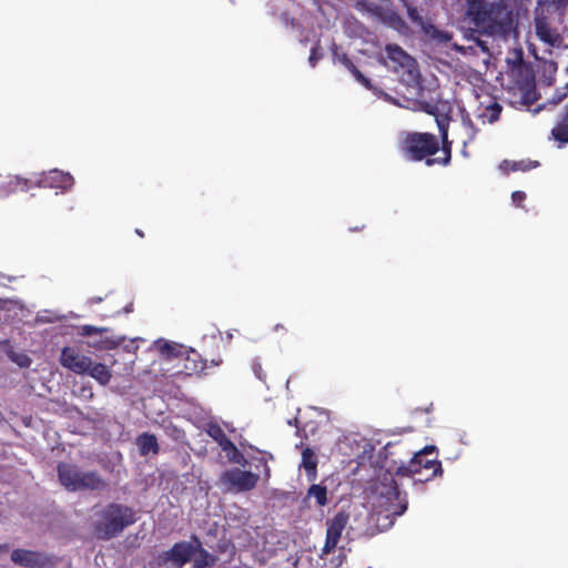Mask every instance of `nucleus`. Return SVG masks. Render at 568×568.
Masks as SVG:
<instances>
[{"instance_id":"0eeeda50","label":"nucleus","mask_w":568,"mask_h":568,"mask_svg":"<svg viewBox=\"0 0 568 568\" xmlns=\"http://www.w3.org/2000/svg\"><path fill=\"white\" fill-rule=\"evenodd\" d=\"M260 480V476L248 470L240 468L227 469L222 473L220 481L227 490L244 493L254 489Z\"/></svg>"},{"instance_id":"423d86ee","label":"nucleus","mask_w":568,"mask_h":568,"mask_svg":"<svg viewBox=\"0 0 568 568\" xmlns=\"http://www.w3.org/2000/svg\"><path fill=\"white\" fill-rule=\"evenodd\" d=\"M381 507L385 508L386 518L402 516L407 509L406 493H402L392 476H385L377 487Z\"/></svg>"},{"instance_id":"473e14b6","label":"nucleus","mask_w":568,"mask_h":568,"mask_svg":"<svg viewBox=\"0 0 568 568\" xmlns=\"http://www.w3.org/2000/svg\"><path fill=\"white\" fill-rule=\"evenodd\" d=\"M513 203L517 206H523V203L526 200V193L523 191H515L511 194Z\"/></svg>"},{"instance_id":"a211bd4d","label":"nucleus","mask_w":568,"mask_h":568,"mask_svg":"<svg viewBox=\"0 0 568 568\" xmlns=\"http://www.w3.org/2000/svg\"><path fill=\"white\" fill-rule=\"evenodd\" d=\"M207 365V361L202 357L200 353L194 349L187 352L183 368L186 375H194L202 373Z\"/></svg>"},{"instance_id":"a878e982","label":"nucleus","mask_w":568,"mask_h":568,"mask_svg":"<svg viewBox=\"0 0 568 568\" xmlns=\"http://www.w3.org/2000/svg\"><path fill=\"white\" fill-rule=\"evenodd\" d=\"M501 105L498 102H491L485 106L484 111L479 114V118L487 119L489 123L497 121L501 113Z\"/></svg>"},{"instance_id":"f257e3e1","label":"nucleus","mask_w":568,"mask_h":568,"mask_svg":"<svg viewBox=\"0 0 568 568\" xmlns=\"http://www.w3.org/2000/svg\"><path fill=\"white\" fill-rule=\"evenodd\" d=\"M417 104L418 110L434 115L439 140L435 134L428 132H405L399 142L400 153L409 161H425L427 166L449 165L453 154V140L448 135L452 115L440 113L434 102L417 101Z\"/></svg>"},{"instance_id":"ddd939ff","label":"nucleus","mask_w":568,"mask_h":568,"mask_svg":"<svg viewBox=\"0 0 568 568\" xmlns=\"http://www.w3.org/2000/svg\"><path fill=\"white\" fill-rule=\"evenodd\" d=\"M74 184L73 176L58 169L39 173V187L68 190Z\"/></svg>"},{"instance_id":"bb28decb","label":"nucleus","mask_w":568,"mask_h":568,"mask_svg":"<svg viewBox=\"0 0 568 568\" xmlns=\"http://www.w3.org/2000/svg\"><path fill=\"white\" fill-rule=\"evenodd\" d=\"M108 328L105 327H97L93 325H82L78 327L77 335L79 336H92V335H102L105 333Z\"/></svg>"},{"instance_id":"4be33fe9","label":"nucleus","mask_w":568,"mask_h":568,"mask_svg":"<svg viewBox=\"0 0 568 568\" xmlns=\"http://www.w3.org/2000/svg\"><path fill=\"white\" fill-rule=\"evenodd\" d=\"M387 58L399 67H406L410 57L398 44L390 43L385 47Z\"/></svg>"},{"instance_id":"5701e85b","label":"nucleus","mask_w":568,"mask_h":568,"mask_svg":"<svg viewBox=\"0 0 568 568\" xmlns=\"http://www.w3.org/2000/svg\"><path fill=\"white\" fill-rule=\"evenodd\" d=\"M327 495V487L321 484H312L306 491V498H314L318 507H324L328 504Z\"/></svg>"},{"instance_id":"f8f14e48","label":"nucleus","mask_w":568,"mask_h":568,"mask_svg":"<svg viewBox=\"0 0 568 568\" xmlns=\"http://www.w3.org/2000/svg\"><path fill=\"white\" fill-rule=\"evenodd\" d=\"M194 556L193 536L190 541L175 542L168 551H164L160 558L164 562H172L176 567H182Z\"/></svg>"},{"instance_id":"7ed1b4c3","label":"nucleus","mask_w":568,"mask_h":568,"mask_svg":"<svg viewBox=\"0 0 568 568\" xmlns=\"http://www.w3.org/2000/svg\"><path fill=\"white\" fill-rule=\"evenodd\" d=\"M466 16L476 30L494 36L505 30L506 6L486 0H466Z\"/></svg>"},{"instance_id":"6ab92c4d","label":"nucleus","mask_w":568,"mask_h":568,"mask_svg":"<svg viewBox=\"0 0 568 568\" xmlns=\"http://www.w3.org/2000/svg\"><path fill=\"white\" fill-rule=\"evenodd\" d=\"M85 375L94 378L100 385H108L111 381L112 373L110 368L102 363H93L91 359V364L89 365V369L85 372Z\"/></svg>"},{"instance_id":"79ce46f5","label":"nucleus","mask_w":568,"mask_h":568,"mask_svg":"<svg viewBox=\"0 0 568 568\" xmlns=\"http://www.w3.org/2000/svg\"><path fill=\"white\" fill-rule=\"evenodd\" d=\"M274 329L275 331H278V329H284L285 331V327L282 324H276Z\"/></svg>"},{"instance_id":"aec40b11","label":"nucleus","mask_w":568,"mask_h":568,"mask_svg":"<svg viewBox=\"0 0 568 568\" xmlns=\"http://www.w3.org/2000/svg\"><path fill=\"white\" fill-rule=\"evenodd\" d=\"M136 445L142 456H145L150 453L156 455L160 452L156 436L150 433H143L139 435L136 438Z\"/></svg>"},{"instance_id":"cd10ccee","label":"nucleus","mask_w":568,"mask_h":568,"mask_svg":"<svg viewBox=\"0 0 568 568\" xmlns=\"http://www.w3.org/2000/svg\"><path fill=\"white\" fill-rule=\"evenodd\" d=\"M160 353L168 357H178L180 354L179 345L169 343V342H164L160 346Z\"/></svg>"},{"instance_id":"9d476101","label":"nucleus","mask_w":568,"mask_h":568,"mask_svg":"<svg viewBox=\"0 0 568 568\" xmlns=\"http://www.w3.org/2000/svg\"><path fill=\"white\" fill-rule=\"evenodd\" d=\"M349 515L345 510L336 513L331 519L327 520L326 538L323 547V554L328 555L333 552L341 539L342 532L347 526Z\"/></svg>"},{"instance_id":"dca6fc26","label":"nucleus","mask_w":568,"mask_h":568,"mask_svg":"<svg viewBox=\"0 0 568 568\" xmlns=\"http://www.w3.org/2000/svg\"><path fill=\"white\" fill-rule=\"evenodd\" d=\"M193 540H194L193 567L194 568H206V567L214 566L217 561V558L202 547V542L197 536L193 535Z\"/></svg>"},{"instance_id":"b1692460","label":"nucleus","mask_w":568,"mask_h":568,"mask_svg":"<svg viewBox=\"0 0 568 568\" xmlns=\"http://www.w3.org/2000/svg\"><path fill=\"white\" fill-rule=\"evenodd\" d=\"M9 185L13 191L20 190L24 192L36 186L39 187V174H34L29 179L16 175L10 179Z\"/></svg>"},{"instance_id":"f3484780","label":"nucleus","mask_w":568,"mask_h":568,"mask_svg":"<svg viewBox=\"0 0 568 568\" xmlns=\"http://www.w3.org/2000/svg\"><path fill=\"white\" fill-rule=\"evenodd\" d=\"M206 434L217 443L222 450L226 453L237 450L234 443L226 436L223 428L217 423H209Z\"/></svg>"},{"instance_id":"4c0bfd02","label":"nucleus","mask_w":568,"mask_h":568,"mask_svg":"<svg viewBox=\"0 0 568 568\" xmlns=\"http://www.w3.org/2000/svg\"><path fill=\"white\" fill-rule=\"evenodd\" d=\"M9 551V545L8 544H0V554H4Z\"/></svg>"},{"instance_id":"412c9836","label":"nucleus","mask_w":568,"mask_h":568,"mask_svg":"<svg viewBox=\"0 0 568 568\" xmlns=\"http://www.w3.org/2000/svg\"><path fill=\"white\" fill-rule=\"evenodd\" d=\"M301 467H303L306 471L307 479L310 481H314L317 478V457L315 453L310 448H305L302 452V464Z\"/></svg>"},{"instance_id":"72a5a7b5","label":"nucleus","mask_w":568,"mask_h":568,"mask_svg":"<svg viewBox=\"0 0 568 568\" xmlns=\"http://www.w3.org/2000/svg\"><path fill=\"white\" fill-rule=\"evenodd\" d=\"M174 440H183L185 438L184 430L173 426L171 428V433L169 434Z\"/></svg>"},{"instance_id":"393cba45","label":"nucleus","mask_w":568,"mask_h":568,"mask_svg":"<svg viewBox=\"0 0 568 568\" xmlns=\"http://www.w3.org/2000/svg\"><path fill=\"white\" fill-rule=\"evenodd\" d=\"M462 123L466 134V139L463 141V153L466 154V146L476 139L478 130L468 115L463 116Z\"/></svg>"},{"instance_id":"c03bdc74","label":"nucleus","mask_w":568,"mask_h":568,"mask_svg":"<svg viewBox=\"0 0 568 568\" xmlns=\"http://www.w3.org/2000/svg\"><path fill=\"white\" fill-rule=\"evenodd\" d=\"M362 229H363V226H362V227L355 226V227H353V229H351V230H352V231H359V230H362Z\"/></svg>"},{"instance_id":"20e7f679","label":"nucleus","mask_w":568,"mask_h":568,"mask_svg":"<svg viewBox=\"0 0 568 568\" xmlns=\"http://www.w3.org/2000/svg\"><path fill=\"white\" fill-rule=\"evenodd\" d=\"M57 471L60 484L69 491L103 490L108 486L98 471H84L77 464L60 462Z\"/></svg>"},{"instance_id":"1a4fd4ad","label":"nucleus","mask_w":568,"mask_h":568,"mask_svg":"<svg viewBox=\"0 0 568 568\" xmlns=\"http://www.w3.org/2000/svg\"><path fill=\"white\" fill-rule=\"evenodd\" d=\"M357 9H365L375 16L381 22L393 28L396 31L403 32L407 30V24L404 19L393 9L384 8L366 1H358Z\"/></svg>"},{"instance_id":"ea45409f","label":"nucleus","mask_w":568,"mask_h":568,"mask_svg":"<svg viewBox=\"0 0 568 568\" xmlns=\"http://www.w3.org/2000/svg\"><path fill=\"white\" fill-rule=\"evenodd\" d=\"M222 363V358L219 357L217 359H212V365L219 366Z\"/></svg>"},{"instance_id":"39448f33","label":"nucleus","mask_w":568,"mask_h":568,"mask_svg":"<svg viewBox=\"0 0 568 568\" xmlns=\"http://www.w3.org/2000/svg\"><path fill=\"white\" fill-rule=\"evenodd\" d=\"M435 450L434 446H427L416 453L407 465H400L396 474L399 476L419 475L417 480L428 481L443 474L442 463L436 458H428Z\"/></svg>"},{"instance_id":"37998d69","label":"nucleus","mask_w":568,"mask_h":568,"mask_svg":"<svg viewBox=\"0 0 568 568\" xmlns=\"http://www.w3.org/2000/svg\"><path fill=\"white\" fill-rule=\"evenodd\" d=\"M135 233H136L140 237H144V233H143L141 230L136 229V230H135Z\"/></svg>"},{"instance_id":"a19ab883","label":"nucleus","mask_w":568,"mask_h":568,"mask_svg":"<svg viewBox=\"0 0 568 568\" xmlns=\"http://www.w3.org/2000/svg\"><path fill=\"white\" fill-rule=\"evenodd\" d=\"M101 301H102V298H101V297H93V298H91V300H90V303H92V304H93V303H99V302H101Z\"/></svg>"},{"instance_id":"c9c22d12","label":"nucleus","mask_w":568,"mask_h":568,"mask_svg":"<svg viewBox=\"0 0 568 568\" xmlns=\"http://www.w3.org/2000/svg\"><path fill=\"white\" fill-rule=\"evenodd\" d=\"M252 368L257 378L264 379L265 376L263 375L262 366L260 363L254 362Z\"/></svg>"},{"instance_id":"2eb2a0df","label":"nucleus","mask_w":568,"mask_h":568,"mask_svg":"<svg viewBox=\"0 0 568 568\" xmlns=\"http://www.w3.org/2000/svg\"><path fill=\"white\" fill-rule=\"evenodd\" d=\"M332 57L334 62L343 64L362 85L368 90L373 89L372 81L357 69L348 55L339 50L336 43L332 45Z\"/></svg>"},{"instance_id":"6e6552de","label":"nucleus","mask_w":568,"mask_h":568,"mask_svg":"<svg viewBox=\"0 0 568 568\" xmlns=\"http://www.w3.org/2000/svg\"><path fill=\"white\" fill-rule=\"evenodd\" d=\"M11 561L23 568H53L55 559L41 551L17 548L11 552Z\"/></svg>"},{"instance_id":"7c9ffc66","label":"nucleus","mask_w":568,"mask_h":568,"mask_svg":"<svg viewBox=\"0 0 568 568\" xmlns=\"http://www.w3.org/2000/svg\"><path fill=\"white\" fill-rule=\"evenodd\" d=\"M114 345H115L114 342L109 338H103L98 342H89L88 343L89 347H94L98 349H111L114 347Z\"/></svg>"},{"instance_id":"e433bc0d","label":"nucleus","mask_w":568,"mask_h":568,"mask_svg":"<svg viewBox=\"0 0 568 568\" xmlns=\"http://www.w3.org/2000/svg\"><path fill=\"white\" fill-rule=\"evenodd\" d=\"M548 2L554 4L557 9L565 8L568 4V0H548Z\"/></svg>"},{"instance_id":"f03ea898","label":"nucleus","mask_w":568,"mask_h":568,"mask_svg":"<svg viewBox=\"0 0 568 568\" xmlns=\"http://www.w3.org/2000/svg\"><path fill=\"white\" fill-rule=\"evenodd\" d=\"M138 521L134 508L111 501L98 507L93 514L92 534L98 540L108 541L119 537L128 527Z\"/></svg>"},{"instance_id":"c756f323","label":"nucleus","mask_w":568,"mask_h":568,"mask_svg":"<svg viewBox=\"0 0 568 568\" xmlns=\"http://www.w3.org/2000/svg\"><path fill=\"white\" fill-rule=\"evenodd\" d=\"M9 357L20 367H29L31 365V358L26 354H17L14 352H10Z\"/></svg>"},{"instance_id":"4468645a","label":"nucleus","mask_w":568,"mask_h":568,"mask_svg":"<svg viewBox=\"0 0 568 568\" xmlns=\"http://www.w3.org/2000/svg\"><path fill=\"white\" fill-rule=\"evenodd\" d=\"M535 30L538 39L549 45H556L560 41V36L551 28L548 17L539 9L535 12Z\"/></svg>"},{"instance_id":"2f4dec72","label":"nucleus","mask_w":568,"mask_h":568,"mask_svg":"<svg viewBox=\"0 0 568 568\" xmlns=\"http://www.w3.org/2000/svg\"><path fill=\"white\" fill-rule=\"evenodd\" d=\"M322 57L323 53L321 52V47L317 43L314 48H312L311 54L308 57V62L311 67L314 68L317 64V62L322 59Z\"/></svg>"},{"instance_id":"9b49d317","label":"nucleus","mask_w":568,"mask_h":568,"mask_svg":"<svg viewBox=\"0 0 568 568\" xmlns=\"http://www.w3.org/2000/svg\"><path fill=\"white\" fill-rule=\"evenodd\" d=\"M60 364L77 375H85L91 364V357L80 354L74 347L65 346L61 349Z\"/></svg>"},{"instance_id":"c85d7f7f","label":"nucleus","mask_w":568,"mask_h":568,"mask_svg":"<svg viewBox=\"0 0 568 568\" xmlns=\"http://www.w3.org/2000/svg\"><path fill=\"white\" fill-rule=\"evenodd\" d=\"M567 95H568V82L566 83L565 87L557 89L548 102L552 105L559 104L567 98Z\"/></svg>"},{"instance_id":"58836bf2","label":"nucleus","mask_w":568,"mask_h":568,"mask_svg":"<svg viewBox=\"0 0 568 568\" xmlns=\"http://www.w3.org/2000/svg\"><path fill=\"white\" fill-rule=\"evenodd\" d=\"M432 407H433V404H430L428 407H426L425 409H422V408H416L415 412H425V413H429L432 410Z\"/></svg>"},{"instance_id":"f704fd0d","label":"nucleus","mask_w":568,"mask_h":568,"mask_svg":"<svg viewBox=\"0 0 568 568\" xmlns=\"http://www.w3.org/2000/svg\"><path fill=\"white\" fill-rule=\"evenodd\" d=\"M537 165H538V162H535L534 165H530V164H525V162L520 161V162L514 163L513 170L514 171H517V170L526 171V170L530 169L531 166H537Z\"/></svg>"}]
</instances>
